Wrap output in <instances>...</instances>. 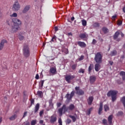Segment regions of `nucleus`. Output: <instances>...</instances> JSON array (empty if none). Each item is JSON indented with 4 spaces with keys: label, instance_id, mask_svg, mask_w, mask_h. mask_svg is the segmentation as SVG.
Masks as SVG:
<instances>
[{
    "label": "nucleus",
    "instance_id": "44",
    "mask_svg": "<svg viewBox=\"0 0 125 125\" xmlns=\"http://www.w3.org/2000/svg\"><path fill=\"white\" fill-rule=\"evenodd\" d=\"M57 37L56 36H54L52 37V38L51 39V42H55V41H56L57 40Z\"/></svg>",
    "mask_w": 125,
    "mask_h": 125
},
{
    "label": "nucleus",
    "instance_id": "16",
    "mask_svg": "<svg viewBox=\"0 0 125 125\" xmlns=\"http://www.w3.org/2000/svg\"><path fill=\"white\" fill-rule=\"evenodd\" d=\"M77 43L80 47H86V44L84 42H82L81 41H79L77 42Z\"/></svg>",
    "mask_w": 125,
    "mask_h": 125
},
{
    "label": "nucleus",
    "instance_id": "61",
    "mask_svg": "<svg viewBox=\"0 0 125 125\" xmlns=\"http://www.w3.org/2000/svg\"><path fill=\"white\" fill-rule=\"evenodd\" d=\"M113 62L112 61H109V63L110 64V65H111L112 66V65H113Z\"/></svg>",
    "mask_w": 125,
    "mask_h": 125
},
{
    "label": "nucleus",
    "instance_id": "58",
    "mask_svg": "<svg viewBox=\"0 0 125 125\" xmlns=\"http://www.w3.org/2000/svg\"><path fill=\"white\" fill-rule=\"evenodd\" d=\"M54 29H55V32H57V31H58V27L57 26H55Z\"/></svg>",
    "mask_w": 125,
    "mask_h": 125
},
{
    "label": "nucleus",
    "instance_id": "31",
    "mask_svg": "<svg viewBox=\"0 0 125 125\" xmlns=\"http://www.w3.org/2000/svg\"><path fill=\"white\" fill-rule=\"evenodd\" d=\"M37 95H38L39 97H40L41 98H42L43 95L42 92V91H38Z\"/></svg>",
    "mask_w": 125,
    "mask_h": 125
},
{
    "label": "nucleus",
    "instance_id": "14",
    "mask_svg": "<svg viewBox=\"0 0 125 125\" xmlns=\"http://www.w3.org/2000/svg\"><path fill=\"white\" fill-rule=\"evenodd\" d=\"M102 110H103V103L101 102L100 103V107L98 110L99 115H101V114L102 113Z\"/></svg>",
    "mask_w": 125,
    "mask_h": 125
},
{
    "label": "nucleus",
    "instance_id": "40",
    "mask_svg": "<svg viewBox=\"0 0 125 125\" xmlns=\"http://www.w3.org/2000/svg\"><path fill=\"white\" fill-rule=\"evenodd\" d=\"M30 102H31V105L29 106V108L32 106V105H34V104H35V100H34V99H31L30 100Z\"/></svg>",
    "mask_w": 125,
    "mask_h": 125
},
{
    "label": "nucleus",
    "instance_id": "32",
    "mask_svg": "<svg viewBox=\"0 0 125 125\" xmlns=\"http://www.w3.org/2000/svg\"><path fill=\"white\" fill-rule=\"evenodd\" d=\"M121 101L123 103L124 106L125 108V96H124L122 98H121Z\"/></svg>",
    "mask_w": 125,
    "mask_h": 125
},
{
    "label": "nucleus",
    "instance_id": "26",
    "mask_svg": "<svg viewBox=\"0 0 125 125\" xmlns=\"http://www.w3.org/2000/svg\"><path fill=\"white\" fill-rule=\"evenodd\" d=\"M119 36H120V32L119 31H117L115 34L113 36V39L114 40H117V39H118V37H119Z\"/></svg>",
    "mask_w": 125,
    "mask_h": 125
},
{
    "label": "nucleus",
    "instance_id": "22",
    "mask_svg": "<svg viewBox=\"0 0 125 125\" xmlns=\"http://www.w3.org/2000/svg\"><path fill=\"white\" fill-rule=\"evenodd\" d=\"M40 109V104H37L34 108L35 114L38 113V111Z\"/></svg>",
    "mask_w": 125,
    "mask_h": 125
},
{
    "label": "nucleus",
    "instance_id": "18",
    "mask_svg": "<svg viewBox=\"0 0 125 125\" xmlns=\"http://www.w3.org/2000/svg\"><path fill=\"white\" fill-rule=\"evenodd\" d=\"M96 81V77L94 76H90V83H93Z\"/></svg>",
    "mask_w": 125,
    "mask_h": 125
},
{
    "label": "nucleus",
    "instance_id": "49",
    "mask_svg": "<svg viewBox=\"0 0 125 125\" xmlns=\"http://www.w3.org/2000/svg\"><path fill=\"white\" fill-rule=\"evenodd\" d=\"M84 58V56L83 55H82L80 58L79 59V61H82V60H83Z\"/></svg>",
    "mask_w": 125,
    "mask_h": 125
},
{
    "label": "nucleus",
    "instance_id": "42",
    "mask_svg": "<svg viewBox=\"0 0 125 125\" xmlns=\"http://www.w3.org/2000/svg\"><path fill=\"white\" fill-rule=\"evenodd\" d=\"M36 124H37V120H32L31 122V125H36Z\"/></svg>",
    "mask_w": 125,
    "mask_h": 125
},
{
    "label": "nucleus",
    "instance_id": "6",
    "mask_svg": "<svg viewBox=\"0 0 125 125\" xmlns=\"http://www.w3.org/2000/svg\"><path fill=\"white\" fill-rule=\"evenodd\" d=\"M64 78L66 82H67L68 83H70L71 81H73V80L76 78V76L75 75L67 74L64 76Z\"/></svg>",
    "mask_w": 125,
    "mask_h": 125
},
{
    "label": "nucleus",
    "instance_id": "38",
    "mask_svg": "<svg viewBox=\"0 0 125 125\" xmlns=\"http://www.w3.org/2000/svg\"><path fill=\"white\" fill-rule=\"evenodd\" d=\"M103 124L104 125H108V123L107 122V120L104 119L102 120Z\"/></svg>",
    "mask_w": 125,
    "mask_h": 125
},
{
    "label": "nucleus",
    "instance_id": "57",
    "mask_svg": "<svg viewBox=\"0 0 125 125\" xmlns=\"http://www.w3.org/2000/svg\"><path fill=\"white\" fill-rule=\"evenodd\" d=\"M112 19H113V20H115L116 19V18H117V15H115L114 16H113L112 17Z\"/></svg>",
    "mask_w": 125,
    "mask_h": 125
},
{
    "label": "nucleus",
    "instance_id": "7",
    "mask_svg": "<svg viewBox=\"0 0 125 125\" xmlns=\"http://www.w3.org/2000/svg\"><path fill=\"white\" fill-rule=\"evenodd\" d=\"M21 8V6L20 5V3H19V2H18V1H15L13 6V10L14 11H18V10H19Z\"/></svg>",
    "mask_w": 125,
    "mask_h": 125
},
{
    "label": "nucleus",
    "instance_id": "24",
    "mask_svg": "<svg viewBox=\"0 0 125 125\" xmlns=\"http://www.w3.org/2000/svg\"><path fill=\"white\" fill-rule=\"evenodd\" d=\"M120 76L122 77L123 81H125V71H121L120 73Z\"/></svg>",
    "mask_w": 125,
    "mask_h": 125
},
{
    "label": "nucleus",
    "instance_id": "28",
    "mask_svg": "<svg viewBox=\"0 0 125 125\" xmlns=\"http://www.w3.org/2000/svg\"><path fill=\"white\" fill-rule=\"evenodd\" d=\"M102 31L104 34H107V33L109 32V29H108V28H107L106 27H104L102 28Z\"/></svg>",
    "mask_w": 125,
    "mask_h": 125
},
{
    "label": "nucleus",
    "instance_id": "9",
    "mask_svg": "<svg viewBox=\"0 0 125 125\" xmlns=\"http://www.w3.org/2000/svg\"><path fill=\"white\" fill-rule=\"evenodd\" d=\"M75 90L76 91V94L78 95H83L84 94V91L82 90L79 86L75 87Z\"/></svg>",
    "mask_w": 125,
    "mask_h": 125
},
{
    "label": "nucleus",
    "instance_id": "2",
    "mask_svg": "<svg viewBox=\"0 0 125 125\" xmlns=\"http://www.w3.org/2000/svg\"><path fill=\"white\" fill-rule=\"evenodd\" d=\"M13 23H14V26H12V33H16L19 29V26L21 25V22L18 19H13Z\"/></svg>",
    "mask_w": 125,
    "mask_h": 125
},
{
    "label": "nucleus",
    "instance_id": "56",
    "mask_svg": "<svg viewBox=\"0 0 125 125\" xmlns=\"http://www.w3.org/2000/svg\"><path fill=\"white\" fill-rule=\"evenodd\" d=\"M35 79H36V80H39L40 79V76L39 75V74H36L35 76Z\"/></svg>",
    "mask_w": 125,
    "mask_h": 125
},
{
    "label": "nucleus",
    "instance_id": "41",
    "mask_svg": "<svg viewBox=\"0 0 125 125\" xmlns=\"http://www.w3.org/2000/svg\"><path fill=\"white\" fill-rule=\"evenodd\" d=\"M18 15L16 13H14L12 15H10V17H17Z\"/></svg>",
    "mask_w": 125,
    "mask_h": 125
},
{
    "label": "nucleus",
    "instance_id": "13",
    "mask_svg": "<svg viewBox=\"0 0 125 125\" xmlns=\"http://www.w3.org/2000/svg\"><path fill=\"white\" fill-rule=\"evenodd\" d=\"M7 41L5 40H2L0 43V50H2V48H3V46H4V43H6Z\"/></svg>",
    "mask_w": 125,
    "mask_h": 125
},
{
    "label": "nucleus",
    "instance_id": "11",
    "mask_svg": "<svg viewBox=\"0 0 125 125\" xmlns=\"http://www.w3.org/2000/svg\"><path fill=\"white\" fill-rule=\"evenodd\" d=\"M57 72V70L56 69V67H51L49 70L50 74H52V75H55Z\"/></svg>",
    "mask_w": 125,
    "mask_h": 125
},
{
    "label": "nucleus",
    "instance_id": "37",
    "mask_svg": "<svg viewBox=\"0 0 125 125\" xmlns=\"http://www.w3.org/2000/svg\"><path fill=\"white\" fill-rule=\"evenodd\" d=\"M44 83V80H42L40 82V85L41 87L43 86V83Z\"/></svg>",
    "mask_w": 125,
    "mask_h": 125
},
{
    "label": "nucleus",
    "instance_id": "29",
    "mask_svg": "<svg viewBox=\"0 0 125 125\" xmlns=\"http://www.w3.org/2000/svg\"><path fill=\"white\" fill-rule=\"evenodd\" d=\"M104 108L105 112H107V111H109V110H110L108 104H104Z\"/></svg>",
    "mask_w": 125,
    "mask_h": 125
},
{
    "label": "nucleus",
    "instance_id": "53",
    "mask_svg": "<svg viewBox=\"0 0 125 125\" xmlns=\"http://www.w3.org/2000/svg\"><path fill=\"white\" fill-rule=\"evenodd\" d=\"M43 112H44L43 110H41V111L40 112L39 115H40V117H42V114H43Z\"/></svg>",
    "mask_w": 125,
    "mask_h": 125
},
{
    "label": "nucleus",
    "instance_id": "59",
    "mask_svg": "<svg viewBox=\"0 0 125 125\" xmlns=\"http://www.w3.org/2000/svg\"><path fill=\"white\" fill-rule=\"evenodd\" d=\"M39 123L41 125H42V124H43V120H40Z\"/></svg>",
    "mask_w": 125,
    "mask_h": 125
},
{
    "label": "nucleus",
    "instance_id": "23",
    "mask_svg": "<svg viewBox=\"0 0 125 125\" xmlns=\"http://www.w3.org/2000/svg\"><path fill=\"white\" fill-rule=\"evenodd\" d=\"M93 101V97L90 96L87 99V102L88 105H91L92 104V102Z\"/></svg>",
    "mask_w": 125,
    "mask_h": 125
},
{
    "label": "nucleus",
    "instance_id": "10",
    "mask_svg": "<svg viewBox=\"0 0 125 125\" xmlns=\"http://www.w3.org/2000/svg\"><path fill=\"white\" fill-rule=\"evenodd\" d=\"M30 8H31V6H30V5H27L24 7L22 11V13L23 14H25V13H27V12H28V11L30 10Z\"/></svg>",
    "mask_w": 125,
    "mask_h": 125
},
{
    "label": "nucleus",
    "instance_id": "27",
    "mask_svg": "<svg viewBox=\"0 0 125 125\" xmlns=\"http://www.w3.org/2000/svg\"><path fill=\"white\" fill-rule=\"evenodd\" d=\"M12 22H13V19H9L6 21V23L9 26H10L12 24Z\"/></svg>",
    "mask_w": 125,
    "mask_h": 125
},
{
    "label": "nucleus",
    "instance_id": "19",
    "mask_svg": "<svg viewBox=\"0 0 125 125\" xmlns=\"http://www.w3.org/2000/svg\"><path fill=\"white\" fill-rule=\"evenodd\" d=\"M108 124L111 125H112V122L113 121V115H110L108 116Z\"/></svg>",
    "mask_w": 125,
    "mask_h": 125
},
{
    "label": "nucleus",
    "instance_id": "39",
    "mask_svg": "<svg viewBox=\"0 0 125 125\" xmlns=\"http://www.w3.org/2000/svg\"><path fill=\"white\" fill-rule=\"evenodd\" d=\"M66 125H69V124H71L72 123V120L70 119H67L65 122Z\"/></svg>",
    "mask_w": 125,
    "mask_h": 125
},
{
    "label": "nucleus",
    "instance_id": "17",
    "mask_svg": "<svg viewBox=\"0 0 125 125\" xmlns=\"http://www.w3.org/2000/svg\"><path fill=\"white\" fill-rule=\"evenodd\" d=\"M94 68V65H93V63L90 64V65L89 66L88 68V74H90V73H91V71H92Z\"/></svg>",
    "mask_w": 125,
    "mask_h": 125
},
{
    "label": "nucleus",
    "instance_id": "21",
    "mask_svg": "<svg viewBox=\"0 0 125 125\" xmlns=\"http://www.w3.org/2000/svg\"><path fill=\"white\" fill-rule=\"evenodd\" d=\"M52 99H51L49 100V106L50 108V109H54V104L53 103H52Z\"/></svg>",
    "mask_w": 125,
    "mask_h": 125
},
{
    "label": "nucleus",
    "instance_id": "33",
    "mask_svg": "<svg viewBox=\"0 0 125 125\" xmlns=\"http://www.w3.org/2000/svg\"><path fill=\"white\" fill-rule=\"evenodd\" d=\"M92 107L90 108L88 110L86 111V115H88L89 116L90 115V113H91V111H92Z\"/></svg>",
    "mask_w": 125,
    "mask_h": 125
},
{
    "label": "nucleus",
    "instance_id": "20",
    "mask_svg": "<svg viewBox=\"0 0 125 125\" xmlns=\"http://www.w3.org/2000/svg\"><path fill=\"white\" fill-rule=\"evenodd\" d=\"M95 70L96 72H99L100 70V64L99 63H97L95 64Z\"/></svg>",
    "mask_w": 125,
    "mask_h": 125
},
{
    "label": "nucleus",
    "instance_id": "54",
    "mask_svg": "<svg viewBox=\"0 0 125 125\" xmlns=\"http://www.w3.org/2000/svg\"><path fill=\"white\" fill-rule=\"evenodd\" d=\"M64 52L65 54H68L69 53V51L68 50V49H65L64 51Z\"/></svg>",
    "mask_w": 125,
    "mask_h": 125
},
{
    "label": "nucleus",
    "instance_id": "15",
    "mask_svg": "<svg viewBox=\"0 0 125 125\" xmlns=\"http://www.w3.org/2000/svg\"><path fill=\"white\" fill-rule=\"evenodd\" d=\"M88 37V35L86 34V33L81 34L79 35V38L80 39H82V40H83V39H87V37Z\"/></svg>",
    "mask_w": 125,
    "mask_h": 125
},
{
    "label": "nucleus",
    "instance_id": "46",
    "mask_svg": "<svg viewBox=\"0 0 125 125\" xmlns=\"http://www.w3.org/2000/svg\"><path fill=\"white\" fill-rule=\"evenodd\" d=\"M19 39L20 41H23L24 40V36L20 35L19 36Z\"/></svg>",
    "mask_w": 125,
    "mask_h": 125
},
{
    "label": "nucleus",
    "instance_id": "52",
    "mask_svg": "<svg viewBox=\"0 0 125 125\" xmlns=\"http://www.w3.org/2000/svg\"><path fill=\"white\" fill-rule=\"evenodd\" d=\"M61 105H62V104H61V103H57V106L58 108H59L60 107H61Z\"/></svg>",
    "mask_w": 125,
    "mask_h": 125
},
{
    "label": "nucleus",
    "instance_id": "8",
    "mask_svg": "<svg viewBox=\"0 0 125 125\" xmlns=\"http://www.w3.org/2000/svg\"><path fill=\"white\" fill-rule=\"evenodd\" d=\"M75 96V91H72L70 94L69 93H67L65 95V98H66L67 100L68 101V102H70L71 100H72V99L74 96Z\"/></svg>",
    "mask_w": 125,
    "mask_h": 125
},
{
    "label": "nucleus",
    "instance_id": "5",
    "mask_svg": "<svg viewBox=\"0 0 125 125\" xmlns=\"http://www.w3.org/2000/svg\"><path fill=\"white\" fill-rule=\"evenodd\" d=\"M103 56L101 54V52H98L95 54L94 60L96 63L99 64H101V62L103 61Z\"/></svg>",
    "mask_w": 125,
    "mask_h": 125
},
{
    "label": "nucleus",
    "instance_id": "48",
    "mask_svg": "<svg viewBox=\"0 0 125 125\" xmlns=\"http://www.w3.org/2000/svg\"><path fill=\"white\" fill-rule=\"evenodd\" d=\"M122 24H123V21H118V22L117 23V25H118V26H121Z\"/></svg>",
    "mask_w": 125,
    "mask_h": 125
},
{
    "label": "nucleus",
    "instance_id": "55",
    "mask_svg": "<svg viewBox=\"0 0 125 125\" xmlns=\"http://www.w3.org/2000/svg\"><path fill=\"white\" fill-rule=\"evenodd\" d=\"M27 113H28V112H27V111L24 112L23 113L22 118H25V117H26V116H27Z\"/></svg>",
    "mask_w": 125,
    "mask_h": 125
},
{
    "label": "nucleus",
    "instance_id": "12",
    "mask_svg": "<svg viewBox=\"0 0 125 125\" xmlns=\"http://www.w3.org/2000/svg\"><path fill=\"white\" fill-rule=\"evenodd\" d=\"M56 121H57V118H56V116H55V115H52V116H51L50 119V122L51 123V124H54V123H55Z\"/></svg>",
    "mask_w": 125,
    "mask_h": 125
},
{
    "label": "nucleus",
    "instance_id": "51",
    "mask_svg": "<svg viewBox=\"0 0 125 125\" xmlns=\"http://www.w3.org/2000/svg\"><path fill=\"white\" fill-rule=\"evenodd\" d=\"M58 123L59 124V125H62V120L61 118L59 119Z\"/></svg>",
    "mask_w": 125,
    "mask_h": 125
},
{
    "label": "nucleus",
    "instance_id": "34",
    "mask_svg": "<svg viewBox=\"0 0 125 125\" xmlns=\"http://www.w3.org/2000/svg\"><path fill=\"white\" fill-rule=\"evenodd\" d=\"M16 117H17V116L16 114H15L12 116L11 117H10L9 120L10 121H14V120H15V119L16 118Z\"/></svg>",
    "mask_w": 125,
    "mask_h": 125
},
{
    "label": "nucleus",
    "instance_id": "4",
    "mask_svg": "<svg viewBox=\"0 0 125 125\" xmlns=\"http://www.w3.org/2000/svg\"><path fill=\"white\" fill-rule=\"evenodd\" d=\"M22 53L26 58L29 57L30 55H31V52H30V47H29V45H25L23 46Z\"/></svg>",
    "mask_w": 125,
    "mask_h": 125
},
{
    "label": "nucleus",
    "instance_id": "43",
    "mask_svg": "<svg viewBox=\"0 0 125 125\" xmlns=\"http://www.w3.org/2000/svg\"><path fill=\"white\" fill-rule=\"evenodd\" d=\"M94 27H99L100 26V24L98 22H95L93 24Z\"/></svg>",
    "mask_w": 125,
    "mask_h": 125
},
{
    "label": "nucleus",
    "instance_id": "1",
    "mask_svg": "<svg viewBox=\"0 0 125 125\" xmlns=\"http://www.w3.org/2000/svg\"><path fill=\"white\" fill-rule=\"evenodd\" d=\"M74 109H75V105L73 104H70L68 107L66 104H63L62 107L58 109L59 115L61 116L63 115V112L66 113V112H68V110L73 111Z\"/></svg>",
    "mask_w": 125,
    "mask_h": 125
},
{
    "label": "nucleus",
    "instance_id": "35",
    "mask_svg": "<svg viewBox=\"0 0 125 125\" xmlns=\"http://www.w3.org/2000/svg\"><path fill=\"white\" fill-rule=\"evenodd\" d=\"M82 25L83 26H84V27H85V26H86V21H85V20H83L82 21Z\"/></svg>",
    "mask_w": 125,
    "mask_h": 125
},
{
    "label": "nucleus",
    "instance_id": "3",
    "mask_svg": "<svg viewBox=\"0 0 125 125\" xmlns=\"http://www.w3.org/2000/svg\"><path fill=\"white\" fill-rule=\"evenodd\" d=\"M117 94L118 92L117 91L111 90L107 92V96L108 97H110L111 96L112 102H115V101L117 100Z\"/></svg>",
    "mask_w": 125,
    "mask_h": 125
},
{
    "label": "nucleus",
    "instance_id": "63",
    "mask_svg": "<svg viewBox=\"0 0 125 125\" xmlns=\"http://www.w3.org/2000/svg\"><path fill=\"white\" fill-rule=\"evenodd\" d=\"M123 11L124 12V13H125V6L123 8Z\"/></svg>",
    "mask_w": 125,
    "mask_h": 125
},
{
    "label": "nucleus",
    "instance_id": "50",
    "mask_svg": "<svg viewBox=\"0 0 125 125\" xmlns=\"http://www.w3.org/2000/svg\"><path fill=\"white\" fill-rule=\"evenodd\" d=\"M96 43H97V42L95 39H93L92 42V44H96Z\"/></svg>",
    "mask_w": 125,
    "mask_h": 125
},
{
    "label": "nucleus",
    "instance_id": "36",
    "mask_svg": "<svg viewBox=\"0 0 125 125\" xmlns=\"http://www.w3.org/2000/svg\"><path fill=\"white\" fill-rule=\"evenodd\" d=\"M77 66H78V65L77 64H73L71 66V69H72L74 71V70H76V69L77 68Z\"/></svg>",
    "mask_w": 125,
    "mask_h": 125
},
{
    "label": "nucleus",
    "instance_id": "60",
    "mask_svg": "<svg viewBox=\"0 0 125 125\" xmlns=\"http://www.w3.org/2000/svg\"><path fill=\"white\" fill-rule=\"evenodd\" d=\"M99 41L101 42H103V39L101 38H99Z\"/></svg>",
    "mask_w": 125,
    "mask_h": 125
},
{
    "label": "nucleus",
    "instance_id": "47",
    "mask_svg": "<svg viewBox=\"0 0 125 125\" xmlns=\"http://www.w3.org/2000/svg\"><path fill=\"white\" fill-rule=\"evenodd\" d=\"M79 73H82V74H83V73H84V69L81 68L79 71Z\"/></svg>",
    "mask_w": 125,
    "mask_h": 125
},
{
    "label": "nucleus",
    "instance_id": "45",
    "mask_svg": "<svg viewBox=\"0 0 125 125\" xmlns=\"http://www.w3.org/2000/svg\"><path fill=\"white\" fill-rule=\"evenodd\" d=\"M124 115V113L122 111H119L117 114V116H123Z\"/></svg>",
    "mask_w": 125,
    "mask_h": 125
},
{
    "label": "nucleus",
    "instance_id": "64",
    "mask_svg": "<svg viewBox=\"0 0 125 125\" xmlns=\"http://www.w3.org/2000/svg\"><path fill=\"white\" fill-rule=\"evenodd\" d=\"M121 37L123 38L125 36V35L124 34V33H121Z\"/></svg>",
    "mask_w": 125,
    "mask_h": 125
},
{
    "label": "nucleus",
    "instance_id": "62",
    "mask_svg": "<svg viewBox=\"0 0 125 125\" xmlns=\"http://www.w3.org/2000/svg\"><path fill=\"white\" fill-rule=\"evenodd\" d=\"M71 21H74V20H75V17H72V18H71Z\"/></svg>",
    "mask_w": 125,
    "mask_h": 125
},
{
    "label": "nucleus",
    "instance_id": "30",
    "mask_svg": "<svg viewBox=\"0 0 125 125\" xmlns=\"http://www.w3.org/2000/svg\"><path fill=\"white\" fill-rule=\"evenodd\" d=\"M69 117L70 118V119H72V122L73 123H75V122H76V121H77V118H76V117H75L74 116L69 115Z\"/></svg>",
    "mask_w": 125,
    "mask_h": 125
},
{
    "label": "nucleus",
    "instance_id": "25",
    "mask_svg": "<svg viewBox=\"0 0 125 125\" xmlns=\"http://www.w3.org/2000/svg\"><path fill=\"white\" fill-rule=\"evenodd\" d=\"M117 52L116 51V50H114L110 52L109 55L110 56H116V55H117Z\"/></svg>",
    "mask_w": 125,
    "mask_h": 125
}]
</instances>
